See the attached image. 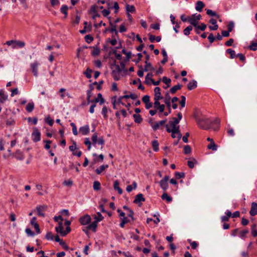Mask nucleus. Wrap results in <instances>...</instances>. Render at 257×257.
Segmentation results:
<instances>
[{
    "instance_id": "nucleus-38",
    "label": "nucleus",
    "mask_w": 257,
    "mask_h": 257,
    "mask_svg": "<svg viewBox=\"0 0 257 257\" xmlns=\"http://www.w3.org/2000/svg\"><path fill=\"white\" fill-rule=\"evenodd\" d=\"M207 148L213 151H216L217 149V145L215 144L214 141H212V142L210 143V144L208 145Z\"/></svg>"
},
{
    "instance_id": "nucleus-62",
    "label": "nucleus",
    "mask_w": 257,
    "mask_h": 257,
    "mask_svg": "<svg viewBox=\"0 0 257 257\" xmlns=\"http://www.w3.org/2000/svg\"><path fill=\"white\" fill-rule=\"evenodd\" d=\"M43 142L46 143V145L44 147L45 149L46 150H49L50 148V144H51L52 141L50 140H44Z\"/></svg>"
},
{
    "instance_id": "nucleus-50",
    "label": "nucleus",
    "mask_w": 257,
    "mask_h": 257,
    "mask_svg": "<svg viewBox=\"0 0 257 257\" xmlns=\"http://www.w3.org/2000/svg\"><path fill=\"white\" fill-rule=\"evenodd\" d=\"M69 149L70 151L72 152V154L75 151V150L77 149L76 143L74 141H72V145L69 146Z\"/></svg>"
},
{
    "instance_id": "nucleus-42",
    "label": "nucleus",
    "mask_w": 257,
    "mask_h": 257,
    "mask_svg": "<svg viewBox=\"0 0 257 257\" xmlns=\"http://www.w3.org/2000/svg\"><path fill=\"white\" fill-rule=\"evenodd\" d=\"M226 52L230 54V58L233 59L236 57L235 51L231 49H228L226 50Z\"/></svg>"
},
{
    "instance_id": "nucleus-15",
    "label": "nucleus",
    "mask_w": 257,
    "mask_h": 257,
    "mask_svg": "<svg viewBox=\"0 0 257 257\" xmlns=\"http://www.w3.org/2000/svg\"><path fill=\"white\" fill-rule=\"evenodd\" d=\"M12 155L18 160L22 161L24 159V156L23 153L19 150L15 153L13 154Z\"/></svg>"
},
{
    "instance_id": "nucleus-59",
    "label": "nucleus",
    "mask_w": 257,
    "mask_h": 257,
    "mask_svg": "<svg viewBox=\"0 0 257 257\" xmlns=\"http://www.w3.org/2000/svg\"><path fill=\"white\" fill-rule=\"evenodd\" d=\"M207 39H208L209 42H210V43H211V44L213 43L215 40V38L214 37L213 34L212 33L209 34V36L207 37Z\"/></svg>"
},
{
    "instance_id": "nucleus-10",
    "label": "nucleus",
    "mask_w": 257,
    "mask_h": 257,
    "mask_svg": "<svg viewBox=\"0 0 257 257\" xmlns=\"http://www.w3.org/2000/svg\"><path fill=\"white\" fill-rule=\"evenodd\" d=\"M39 63L37 61H35L33 63L31 64V68L33 75L37 77L38 76V67Z\"/></svg>"
},
{
    "instance_id": "nucleus-2",
    "label": "nucleus",
    "mask_w": 257,
    "mask_h": 257,
    "mask_svg": "<svg viewBox=\"0 0 257 257\" xmlns=\"http://www.w3.org/2000/svg\"><path fill=\"white\" fill-rule=\"evenodd\" d=\"M171 96H170L169 92H166L165 94V99L164 102L166 104L168 111H165L164 112L163 115L165 116H168L169 114L171 113Z\"/></svg>"
},
{
    "instance_id": "nucleus-36",
    "label": "nucleus",
    "mask_w": 257,
    "mask_h": 257,
    "mask_svg": "<svg viewBox=\"0 0 257 257\" xmlns=\"http://www.w3.org/2000/svg\"><path fill=\"white\" fill-rule=\"evenodd\" d=\"M97 216H94V219H95L94 221L96 222V223H98V222H100V221L102 220L104 217L101 215V214L99 212L97 213Z\"/></svg>"
},
{
    "instance_id": "nucleus-60",
    "label": "nucleus",
    "mask_w": 257,
    "mask_h": 257,
    "mask_svg": "<svg viewBox=\"0 0 257 257\" xmlns=\"http://www.w3.org/2000/svg\"><path fill=\"white\" fill-rule=\"evenodd\" d=\"M45 121L49 124L50 126H52L54 123V120L50 118L49 116L45 118Z\"/></svg>"
},
{
    "instance_id": "nucleus-6",
    "label": "nucleus",
    "mask_w": 257,
    "mask_h": 257,
    "mask_svg": "<svg viewBox=\"0 0 257 257\" xmlns=\"http://www.w3.org/2000/svg\"><path fill=\"white\" fill-rule=\"evenodd\" d=\"M79 222L81 224L84 225H87L91 222V218L90 215L85 214L79 218Z\"/></svg>"
},
{
    "instance_id": "nucleus-26",
    "label": "nucleus",
    "mask_w": 257,
    "mask_h": 257,
    "mask_svg": "<svg viewBox=\"0 0 257 257\" xmlns=\"http://www.w3.org/2000/svg\"><path fill=\"white\" fill-rule=\"evenodd\" d=\"M119 181L115 180L114 182L113 187L114 190L118 191V194H121L122 193V190L119 187Z\"/></svg>"
},
{
    "instance_id": "nucleus-49",
    "label": "nucleus",
    "mask_w": 257,
    "mask_h": 257,
    "mask_svg": "<svg viewBox=\"0 0 257 257\" xmlns=\"http://www.w3.org/2000/svg\"><path fill=\"white\" fill-rule=\"evenodd\" d=\"M191 153V148L189 145H186L184 148V153L186 155L189 154Z\"/></svg>"
},
{
    "instance_id": "nucleus-61",
    "label": "nucleus",
    "mask_w": 257,
    "mask_h": 257,
    "mask_svg": "<svg viewBox=\"0 0 257 257\" xmlns=\"http://www.w3.org/2000/svg\"><path fill=\"white\" fill-rule=\"evenodd\" d=\"M25 232L28 235L31 236H34L35 235V232L29 228H27L25 230Z\"/></svg>"
},
{
    "instance_id": "nucleus-19",
    "label": "nucleus",
    "mask_w": 257,
    "mask_h": 257,
    "mask_svg": "<svg viewBox=\"0 0 257 257\" xmlns=\"http://www.w3.org/2000/svg\"><path fill=\"white\" fill-rule=\"evenodd\" d=\"M80 132L83 135H88L89 133V127L88 125H85L79 128Z\"/></svg>"
},
{
    "instance_id": "nucleus-47",
    "label": "nucleus",
    "mask_w": 257,
    "mask_h": 257,
    "mask_svg": "<svg viewBox=\"0 0 257 257\" xmlns=\"http://www.w3.org/2000/svg\"><path fill=\"white\" fill-rule=\"evenodd\" d=\"M185 174L184 172H176L175 173V176L177 179H179L180 178H183L185 177Z\"/></svg>"
},
{
    "instance_id": "nucleus-56",
    "label": "nucleus",
    "mask_w": 257,
    "mask_h": 257,
    "mask_svg": "<svg viewBox=\"0 0 257 257\" xmlns=\"http://www.w3.org/2000/svg\"><path fill=\"white\" fill-rule=\"evenodd\" d=\"M84 144L87 146V149L90 150L91 149V143L89 139V138H85L84 140Z\"/></svg>"
},
{
    "instance_id": "nucleus-31",
    "label": "nucleus",
    "mask_w": 257,
    "mask_h": 257,
    "mask_svg": "<svg viewBox=\"0 0 257 257\" xmlns=\"http://www.w3.org/2000/svg\"><path fill=\"white\" fill-rule=\"evenodd\" d=\"M133 117L134 118L135 122L138 123H140L143 120L141 115L139 114H133Z\"/></svg>"
},
{
    "instance_id": "nucleus-11",
    "label": "nucleus",
    "mask_w": 257,
    "mask_h": 257,
    "mask_svg": "<svg viewBox=\"0 0 257 257\" xmlns=\"http://www.w3.org/2000/svg\"><path fill=\"white\" fill-rule=\"evenodd\" d=\"M167 121V119L166 118L165 119L162 120L161 121L156 122L154 125H153V129L154 131H156L158 130L160 126L164 125Z\"/></svg>"
},
{
    "instance_id": "nucleus-17",
    "label": "nucleus",
    "mask_w": 257,
    "mask_h": 257,
    "mask_svg": "<svg viewBox=\"0 0 257 257\" xmlns=\"http://www.w3.org/2000/svg\"><path fill=\"white\" fill-rule=\"evenodd\" d=\"M94 103H96L97 102H99L100 105H102L104 103V99L102 97V95L101 93L97 94V96L96 98L93 99Z\"/></svg>"
},
{
    "instance_id": "nucleus-5",
    "label": "nucleus",
    "mask_w": 257,
    "mask_h": 257,
    "mask_svg": "<svg viewBox=\"0 0 257 257\" xmlns=\"http://www.w3.org/2000/svg\"><path fill=\"white\" fill-rule=\"evenodd\" d=\"M32 140L34 142H37L41 139V133L36 127L34 128L32 134Z\"/></svg>"
},
{
    "instance_id": "nucleus-9",
    "label": "nucleus",
    "mask_w": 257,
    "mask_h": 257,
    "mask_svg": "<svg viewBox=\"0 0 257 257\" xmlns=\"http://www.w3.org/2000/svg\"><path fill=\"white\" fill-rule=\"evenodd\" d=\"M47 208V207L46 205H42V206H37L36 210L37 211L38 215H39L40 216L44 217L45 214L43 213L42 212L45 211L46 210Z\"/></svg>"
},
{
    "instance_id": "nucleus-12",
    "label": "nucleus",
    "mask_w": 257,
    "mask_h": 257,
    "mask_svg": "<svg viewBox=\"0 0 257 257\" xmlns=\"http://www.w3.org/2000/svg\"><path fill=\"white\" fill-rule=\"evenodd\" d=\"M249 214L252 216L257 214V203L256 202H252L251 203Z\"/></svg>"
},
{
    "instance_id": "nucleus-8",
    "label": "nucleus",
    "mask_w": 257,
    "mask_h": 257,
    "mask_svg": "<svg viewBox=\"0 0 257 257\" xmlns=\"http://www.w3.org/2000/svg\"><path fill=\"white\" fill-rule=\"evenodd\" d=\"M145 198L144 197L142 193H139L135 196V198L133 201L135 204H138L139 206L142 205L141 202H145Z\"/></svg>"
},
{
    "instance_id": "nucleus-37",
    "label": "nucleus",
    "mask_w": 257,
    "mask_h": 257,
    "mask_svg": "<svg viewBox=\"0 0 257 257\" xmlns=\"http://www.w3.org/2000/svg\"><path fill=\"white\" fill-rule=\"evenodd\" d=\"M206 14L208 15L215 17L217 18H219V15H218L215 12L212 11L211 10H206Z\"/></svg>"
},
{
    "instance_id": "nucleus-18",
    "label": "nucleus",
    "mask_w": 257,
    "mask_h": 257,
    "mask_svg": "<svg viewBox=\"0 0 257 257\" xmlns=\"http://www.w3.org/2000/svg\"><path fill=\"white\" fill-rule=\"evenodd\" d=\"M197 86V83L195 80H192L191 81H190L187 85V88L189 90L196 88Z\"/></svg>"
},
{
    "instance_id": "nucleus-32",
    "label": "nucleus",
    "mask_w": 257,
    "mask_h": 257,
    "mask_svg": "<svg viewBox=\"0 0 257 257\" xmlns=\"http://www.w3.org/2000/svg\"><path fill=\"white\" fill-rule=\"evenodd\" d=\"M126 10L127 13H135L136 12V8L133 5H129L127 4L126 5Z\"/></svg>"
},
{
    "instance_id": "nucleus-40",
    "label": "nucleus",
    "mask_w": 257,
    "mask_h": 257,
    "mask_svg": "<svg viewBox=\"0 0 257 257\" xmlns=\"http://www.w3.org/2000/svg\"><path fill=\"white\" fill-rule=\"evenodd\" d=\"M172 119H173V121L170 120L169 121V124L172 127H173L174 126H177L176 125L179 123L178 120H177L176 117H173Z\"/></svg>"
},
{
    "instance_id": "nucleus-27",
    "label": "nucleus",
    "mask_w": 257,
    "mask_h": 257,
    "mask_svg": "<svg viewBox=\"0 0 257 257\" xmlns=\"http://www.w3.org/2000/svg\"><path fill=\"white\" fill-rule=\"evenodd\" d=\"M8 99V95H6L3 90H0V102L4 103L6 100Z\"/></svg>"
},
{
    "instance_id": "nucleus-39",
    "label": "nucleus",
    "mask_w": 257,
    "mask_h": 257,
    "mask_svg": "<svg viewBox=\"0 0 257 257\" xmlns=\"http://www.w3.org/2000/svg\"><path fill=\"white\" fill-rule=\"evenodd\" d=\"M193 29L192 26L187 27L183 31L184 34L186 36H188L190 34V31Z\"/></svg>"
},
{
    "instance_id": "nucleus-22",
    "label": "nucleus",
    "mask_w": 257,
    "mask_h": 257,
    "mask_svg": "<svg viewBox=\"0 0 257 257\" xmlns=\"http://www.w3.org/2000/svg\"><path fill=\"white\" fill-rule=\"evenodd\" d=\"M97 226V223L96 222L93 221L91 224H89L86 226V230H92L93 232H96V228Z\"/></svg>"
},
{
    "instance_id": "nucleus-58",
    "label": "nucleus",
    "mask_w": 257,
    "mask_h": 257,
    "mask_svg": "<svg viewBox=\"0 0 257 257\" xmlns=\"http://www.w3.org/2000/svg\"><path fill=\"white\" fill-rule=\"evenodd\" d=\"M71 229L70 227L67 226L66 228V230L64 231L63 230V232H62L61 236H66L68 233H69L71 231Z\"/></svg>"
},
{
    "instance_id": "nucleus-13",
    "label": "nucleus",
    "mask_w": 257,
    "mask_h": 257,
    "mask_svg": "<svg viewBox=\"0 0 257 257\" xmlns=\"http://www.w3.org/2000/svg\"><path fill=\"white\" fill-rule=\"evenodd\" d=\"M89 48L93 49V51L91 53L92 56L95 57L100 54V50L98 47H97V45H95L94 46H90L89 47Z\"/></svg>"
},
{
    "instance_id": "nucleus-64",
    "label": "nucleus",
    "mask_w": 257,
    "mask_h": 257,
    "mask_svg": "<svg viewBox=\"0 0 257 257\" xmlns=\"http://www.w3.org/2000/svg\"><path fill=\"white\" fill-rule=\"evenodd\" d=\"M181 100L180 101V105L182 107H184L185 106L186 103V97L185 96L182 95L181 96Z\"/></svg>"
},
{
    "instance_id": "nucleus-23",
    "label": "nucleus",
    "mask_w": 257,
    "mask_h": 257,
    "mask_svg": "<svg viewBox=\"0 0 257 257\" xmlns=\"http://www.w3.org/2000/svg\"><path fill=\"white\" fill-rule=\"evenodd\" d=\"M109 25L111 27L110 29H109V32L110 33H114L115 35L118 36V31L116 30V25L112 23L111 21H109Z\"/></svg>"
},
{
    "instance_id": "nucleus-14",
    "label": "nucleus",
    "mask_w": 257,
    "mask_h": 257,
    "mask_svg": "<svg viewBox=\"0 0 257 257\" xmlns=\"http://www.w3.org/2000/svg\"><path fill=\"white\" fill-rule=\"evenodd\" d=\"M154 92V98L158 99H162L163 98V97L161 95V89L159 87H156L155 88Z\"/></svg>"
},
{
    "instance_id": "nucleus-4",
    "label": "nucleus",
    "mask_w": 257,
    "mask_h": 257,
    "mask_svg": "<svg viewBox=\"0 0 257 257\" xmlns=\"http://www.w3.org/2000/svg\"><path fill=\"white\" fill-rule=\"evenodd\" d=\"M114 67H115V69L112 70L111 75L114 80L118 81L120 79L119 74L122 71V69L118 65H117Z\"/></svg>"
},
{
    "instance_id": "nucleus-54",
    "label": "nucleus",
    "mask_w": 257,
    "mask_h": 257,
    "mask_svg": "<svg viewBox=\"0 0 257 257\" xmlns=\"http://www.w3.org/2000/svg\"><path fill=\"white\" fill-rule=\"evenodd\" d=\"M163 82L167 85V87H170V83L171 82V80L170 78H168L166 76H164L162 78Z\"/></svg>"
},
{
    "instance_id": "nucleus-29",
    "label": "nucleus",
    "mask_w": 257,
    "mask_h": 257,
    "mask_svg": "<svg viewBox=\"0 0 257 257\" xmlns=\"http://www.w3.org/2000/svg\"><path fill=\"white\" fill-rule=\"evenodd\" d=\"M121 222L119 224V226L121 228H123L124 227V225L130 222V220L128 219L127 217H124L123 218H121Z\"/></svg>"
},
{
    "instance_id": "nucleus-34",
    "label": "nucleus",
    "mask_w": 257,
    "mask_h": 257,
    "mask_svg": "<svg viewBox=\"0 0 257 257\" xmlns=\"http://www.w3.org/2000/svg\"><path fill=\"white\" fill-rule=\"evenodd\" d=\"M34 108V103L32 102H29L26 106V110L29 112H32Z\"/></svg>"
},
{
    "instance_id": "nucleus-28",
    "label": "nucleus",
    "mask_w": 257,
    "mask_h": 257,
    "mask_svg": "<svg viewBox=\"0 0 257 257\" xmlns=\"http://www.w3.org/2000/svg\"><path fill=\"white\" fill-rule=\"evenodd\" d=\"M58 226L55 227V230L57 233H59L61 235L63 230V223L62 221L58 222Z\"/></svg>"
},
{
    "instance_id": "nucleus-24",
    "label": "nucleus",
    "mask_w": 257,
    "mask_h": 257,
    "mask_svg": "<svg viewBox=\"0 0 257 257\" xmlns=\"http://www.w3.org/2000/svg\"><path fill=\"white\" fill-rule=\"evenodd\" d=\"M108 168V165H103L99 167V168H97L95 170V172L97 174H100L103 171H104L106 169Z\"/></svg>"
},
{
    "instance_id": "nucleus-20",
    "label": "nucleus",
    "mask_w": 257,
    "mask_h": 257,
    "mask_svg": "<svg viewBox=\"0 0 257 257\" xmlns=\"http://www.w3.org/2000/svg\"><path fill=\"white\" fill-rule=\"evenodd\" d=\"M68 7L66 5H63L60 8V12L64 15V18H67L68 16Z\"/></svg>"
},
{
    "instance_id": "nucleus-30",
    "label": "nucleus",
    "mask_w": 257,
    "mask_h": 257,
    "mask_svg": "<svg viewBox=\"0 0 257 257\" xmlns=\"http://www.w3.org/2000/svg\"><path fill=\"white\" fill-rule=\"evenodd\" d=\"M196 164H197V161L194 158H192L191 160L187 162V165L191 169L193 168L194 165Z\"/></svg>"
},
{
    "instance_id": "nucleus-57",
    "label": "nucleus",
    "mask_w": 257,
    "mask_h": 257,
    "mask_svg": "<svg viewBox=\"0 0 257 257\" xmlns=\"http://www.w3.org/2000/svg\"><path fill=\"white\" fill-rule=\"evenodd\" d=\"M102 114L103 115L104 118L106 119L107 118V108L106 106H104L102 109Z\"/></svg>"
},
{
    "instance_id": "nucleus-46",
    "label": "nucleus",
    "mask_w": 257,
    "mask_h": 257,
    "mask_svg": "<svg viewBox=\"0 0 257 257\" xmlns=\"http://www.w3.org/2000/svg\"><path fill=\"white\" fill-rule=\"evenodd\" d=\"M100 183L99 181H96L93 183V188L94 190H99L100 189Z\"/></svg>"
},
{
    "instance_id": "nucleus-16",
    "label": "nucleus",
    "mask_w": 257,
    "mask_h": 257,
    "mask_svg": "<svg viewBox=\"0 0 257 257\" xmlns=\"http://www.w3.org/2000/svg\"><path fill=\"white\" fill-rule=\"evenodd\" d=\"M195 14L192 15L191 17H189V23L191 24L190 26H193L194 27H196L197 25L198 24V22L196 21V19H195Z\"/></svg>"
},
{
    "instance_id": "nucleus-45",
    "label": "nucleus",
    "mask_w": 257,
    "mask_h": 257,
    "mask_svg": "<svg viewBox=\"0 0 257 257\" xmlns=\"http://www.w3.org/2000/svg\"><path fill=\"white\" fill-rule=\"evenodd\" d=\"M234 27V22L233 21H230L227 26V31L229 32H232V31Z\"/></svg>"
},
{
    "instance_id": "nucleus-55",
    "label": "nucleus",
    "mask_w": 257,
    "mask_h": 257,
    "mask_svg": "<svg viewBox=\"0 0 257 257\" xmlns=\"http://www.w3.org/2000/svg\"><path fill=\"white\" fill-rule=\"evenodd\" d=\"M249 49L250 50L256 51L257 50V43L252 42L249 46Z\"/></svg>"
},
{
    "instance_id": "nucleus-63",
    "label": "nucleus",
    "mask_w": 257,
    "mask_h": 257,
    "mask_svg": "<svg viewBox=\"0 0 257 257\" xmlns=\"http://www.w3.org/2000/svg\"><path fill=\"white\" fill-rule=\"evenodd\" d=\"M80 20V16L76 15L75 20H73L72 23L73 24L78 25Z\"/></svg>"
},
{
    "instance_id": "nucleus-48",
    "label": "nucleus",
    "mask_w": 257,
    "mask_h": 257,
    "mask_svg": "<svg viewBox=\"0 0 257 257\" xmlns=\"http://www.w3.org/2000/svg\"><path fill=\"white\" fill-rule=\"evenodd\" d=\"M97 133H95L92 136L91 140L92 141L93 145L95 146L96 144L97 143L98 140Z\"/></svg>"
},
{
    "instance_id": "nucleus-51",
    "label": "nucleus",
    "mask_w": 257,
    "mask_h": 257,
    "mask_svg": "<svg viewBox=\"0 0 257 257\" xmlns=\"http://www.w3.org/2000/svg\"><path fill=\"white\" fill-rule=\"evenodd\" d=\"M85 41L89 44L93 40V37L90 34L87 35L84 37Z\"/></svg>"
},
{
    "instance_id": "nucleus-7",
    "label": "nucleus",
    "mask_w": 257,
    "mask_h": 257,
    "mask_svg": "<svg viewBox=\"0 0 257 257\" xmlns=\"http://www.w3.org/2000/svg\"><path fill=\"white\" fill-rule=\"evenodd\" d=\"M145 58H146V61L145 62V63L146 65L145 66L144 71L145 72L148 71L149 68H150V69L151 71H154L155 70L154 67H153L152 66V65L150 63V62H149V60H150V56L149 55H147V56H146Z\"/></svg>"
},
{
    "instance_id": "nucleus-53",
    "label": "nucleus",
    "mask_w": 257,
    "mask_h": 257,
    "mask_svg": "<svg viewBox=\"0 0 257 257\" xmlns=\"http://www.w3.org/2000/svg\"><path fill=\"white\" fill-rule=\"evenodd\" d=\"M153 76V74L152 73H149L147 74V75L146 76V77H145V83L147 84V85H149L150 84V78H152L151 77Z\"/></svg>"
},
{
    "instance_id": "nucleus-44",
    "label": "nucleus",
    "mask_w": 257,
    "mask_h": 257,
    "mask_svg": "<svg viewBox=\"0 0 257 257\" xmlns=\"http://www.w3.org/2000/svg\"><path fill=\"white\" fill-rule=\"evenodd\" d=\"M101 13H102V15L104 17H107L108 18V19L109 21H110L111 17H108V16L109 15V14L110 13L108 9H107V10L104 9L103 11H102Z\"/></svg>"
},
{
    "instance_id": "nucleus-25",
    "label": "nucleus",
    "mask_w": 257,
    "mask_h": 257,
    "mask_svg": "<svg viewBox=\"0 0 257 257\" xmlns=\"http://www.w3.org/2000/svg\"><path fill=\"white\" fill-rule=\"evenodd\" d=\"M182 87V85L178 84L175 86L172 87L169 90V92L172 94H174L178 90L180 89Z\"/></svg>"
},
{
    "instance_id": "nucleus-52",
    "label": "nucleus",
    "mask_w": 257,
    "mask_h": 257,
    "mask_svg": "<svg viewBox=\"0 0 257 257\" xmlns=\"http://www.w3.org/2000/svg\"><path fill=\"white\" fill-rule=\"evenodd\" d=\"M45 238L47 240H53L54 238V236L53 235L51 231L48 232L45 235Z\"/></svg>"
},
{
    "instance_id": "nucleus-3",
    "label": "nucleus",
    "mask_w": 257,
    "mask_h": 257,
    "mask_svg": "<svg viewBox=\"0 0 257 257\" xmlns=\"http://www.w3.org/2000/svg\"><path fill=\"white\" fill-rule=\"evenodd\" d=\"M169 177L168 176H165L164 178L161 180L159 182V184L160 187L162 189V190L166 192L168 188V181L169 180Z\"/></svg>"
},
{
    "instance_id": "nucleus-41",
    "label": "nucleus",
    "mask_w": 257,
    "mask_h": 257,
    "mask_svg": "<svg viewBox=\"0 0 257 257\" xmlns=\"http://www.w3.org/2000/svg\"><path fill=\"white\" fill-rule=\"evenodd\" d=\"M165 105L164 104H160L157 109L159 110V115L160 117L162 116V112H164Z\"/></svg>"
},
{
    "instance_id": "nucleus-21",
    "label": "nucleus",
    "mask_w": 257,
    "mask_h": 257,
    "mask_svg": "<svg viewBox=\"0 0 257 257\" xmlns=\"http://www.w3.org/2000/svg\"><path fill=\"white\" fill-rule=\"evenodd\" d=\"M204 7L205 5L202 1H198L196 4L195 9L196 11L201 12Z\"/></svg>"
},
{
    "instance_id": "nucleus-1",
    "label": "nucleus",
    "mask_w": 257,
    "mask_h": 257,
    "mask_svg": "<svg viewBox=\"0 0 257 257\" xmlns=\"http://www.w3.org/2000/svg\"><path fill=\"white\" fill-rule=\"evenodd\" d=\"M195 119L198 126L202 129L207 130L211 126H212V128L215 132L218 131L219 129L220 120L218 118H216L214 120H211L209 118L205 116H202L200 117L195 116Z\"/></svg>"
},
{
    "instance_id": "nucleus-35",
    "label": "nucleus",
    "mask_w": 257,
    "mask_h": 257,
    "mask_svg": "<svg viewBox=\"0 0 257 257\" xmlns=\"http://www.w3.org/2000/svg\"><path fill=\"white\" fill-rule=\"evenodd\" d=\"M163 200H166L167 202H170L172 201V197L169 196L167 193H164L161 196Z\"/></svg>"
},
{
    "instance_id": "nucleus-43",
    "label": "nucleus",
    "mask_w": 257,
    "mask_h": 257,
    "mask_svg": "<svg viewBox=\"0 0 257 257\" xmlns=\"http://www.w3.org/2000/svg\"><path fill=\"white\" fill-rule=\"evenodd\" d=\"M92 72V70L89 68H87L85 71L83 72V74L86 76L87 78H90L91 77V73Z\"/></svg>"
},
{
    "instance_id": "nucleus-33",
    "label": "nucleus",
    "mask_w": 257,
    "mask_h": 257,
    "mask_svg": "<svg viewBox=\"0 0 257 257\" xmlns=\"http://www.w3.org/2000/svg\"><path fill=\"white\" fill-rule=\"evenodd\" d=\"M152 145L153 150L155 152H158L159 151V143L157 140H154L152 142Z\"/></svg>"
}]
</instances>
